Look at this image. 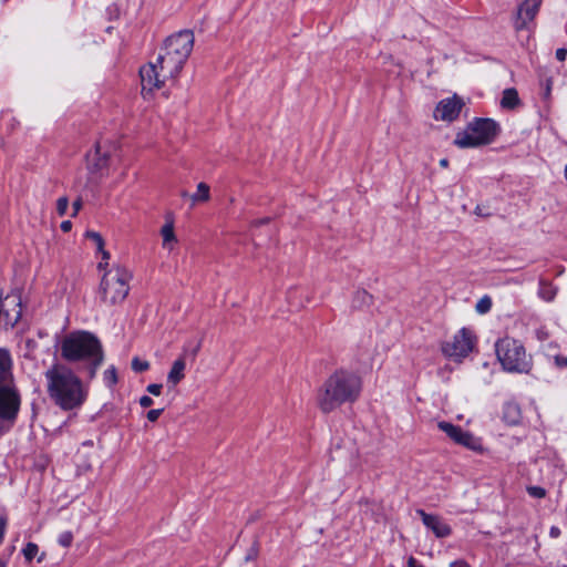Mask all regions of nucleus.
<instances>
[{
	"label": "nucleus",
	"instance_id": "obj_1",
	"mask_svg": "<svg viewBox=\"0 0 567 567\" xmlns=\"http://www.w3.org/2000/svg\"><path fill=\"white\" fill-rule=\"evenodd\" d=\"M49 398L64 411L79 409L87 398V388L81 378L66 364L54 363L45 372Z\"/></svg>",
	"mask_w": 567,
	"mask_h": 567
},
{
	"label": "nucleus",
	"instance_id": "obj_2",
	"mask_svg": "<svg viewBox=\"0 0 567 567\" xmlns=\"http://www.w3.org/2000/svg\"><path fill=\"white\" fill-rule=\"evenodd\" d=\"M62 359L68 362H83L89 370L90 379H93L97 369L104 361L103 346L100 339L85 330L72 331L60 343Z\"/></svg>",
	"mask_w": 567,
	"mask_h": 567
},
{
	"label": "nucleus",
	"instance_id": "obj_3",
	"mask_svg": "<svg viewBox=\"0 0 567 567\" xmlns=\"http://www.w3.org/2000/svg\"><path fill=\"white\" fill-rule=\"evenodd\" d=\"M361 378L353 372L339 370L331 374L318 391V406L330 413L347 402H354L361 392Z\"/></svg>",
	"mask_w": 567,
	"mask_h": 567
},
{
	"label": "nucleus",
	"instance_id": "obj_4",
	"mask_svg": "<svg viewBox=\"0 0 567 567\" xmlns=\"http://www.w3.org/2000/svg\"><path fill=\"white\" fill-rule=\"evenodd\" d=\"M184 62L166 51L159 53L155 62H151L140 70L143 91L161 89L169 79H175L183 69Z\"/></svg>",
	"mask_w": 567,
	"mask_h": 567
},
{
	"label": "nucleus",
	"instance_id": "obj_5",
	"mask_svg": "<svg viewBox=\"0 0 567 567\" xmlns=\"http://www.w3.org/2000/svg\"><path fill=\"white\" fill-rule=\"evenodd\" d=\"M132 274L121 265L105 270L101 279L99 296L103 303L114 306L123 302L130 291Z\"/></svg>",
	"mask_w": 567,
	"mask_h": 567
},
{
	"label": "nucleus",
	"instance_id": "obj_6",
	"mask_svg": "<svg viewBox=\"0 0 567 567\" xmlns=\"http://www.w3.org/2000/svg\"><path fill=\"white\" fill-rule=\"evenodd\" d=\"M499 132L498 124L492 118H474L454 138L458 148H476L491 144Z\"/></svg>",
	"mask_w": 567,
	"mask_h": 567
},
{
	"label": "nucleus",
	"instance_id": "obj_7",
	"mask_svg": "<svg viewBox=\"0 0 567 567\" xmlns=\"http://www.w3.org/2000/svg\"><path fill=\"white\" fill-rule=\"evenodd\" d=\"M495 351L505 371L517 373L529 372L532 361L519 341L508 337L503 338L496 342Z\"/></svg>",
	"mask_w": 567,
	"mask_h": 567
},
{
	"label": "nucleus",
	"instance_id": "obj_8",
	"mask_svg": "<svg viewBox=\"0 0 567 567\" xmlns=\"http://www.w3.org/2000/svg\"><path fill=\"white\" fill-rule=\"evenodd\" d=\"M22 316V298L20 292L12 291L3 295L0 290V327L13 328Z\"/></svg>",
	"mask_w": 567,
	"mask_h": 567
},
{
	"label": "nucleus",
	"instance_id": "obj_9",
	"mask_svg": "<svg viewBox=\"0 0 567 567\" xmlns=\"http://www.w3.org/2000/svg\"><path fill=\"white\" fill-rule=\"evenodd\" d=\"M193 47L194 34L192 31L185 30L168 37L164 43L163 51H166V54L173 55L185 63Z\"/></svg>",
	"mask_w": 567,
	"mask_h": 567
},
{
	"label": "nucleus",
	"instance_id": "obj_10",
	"mask_svg": "<svg viewBox=\"0 0 567 567\" xmlns=\"http://www.w3.org/2000/svg\"><path fill=\"white\" fill-rule=\"evenodd\" d=\"M474 341L470 330L463 328L454 334L452 340L442 344V352L455 360L465 358L473 349Z\"/></svg>",
	"mask_w": 567,
	"mask_h": 567
},
{
	"label": "nucleus",
	"instance_id": "obj_11",
	"mask_svg": "<svg viewBox=\"0 0 567 567\" xmlns=\"http://www.w3.org/2000/svg\"><path fill=\"white\" fill-rule=\"evenodd\" d=\"M437 426L453 442H455L460 445H463L473 451L481 449L480 441L472 433L464 431L461 426L454 425V424H452L450 422H445V421L439 422Z\"/></svg>",
	"mask_w": 567,
	"mask_h": 567
},
{
	"label": "nucleus",
	"instance_id": "obj_12",
	"mask_svg": "<svg viewBox=\"0 0 567 567\" xmlns=\"http://www.w3.org/2000/svg\"><path fill=\"white\" fill-rule=\"evenodd\" d=\"M20 408V396L16 389L0 385V419L13 421Z\"/></svg>",
	"mask_w": 567,
	"mask_h": 567
},
{
	"label": "nucleus",
	"instance_id": "obj_13",
	"mask_svg": "<svg viewBox=\"0 0 567 567\" xmlns=\"http://www.w3.org/2000/svg\"><path fill=\"white\" fill-rule=\"evenodd\" d=\"M464 106L462 99L457 95L443 99L439 102L434 110V118L436 121L453 122L455 121Z\"/></svg>",
	"mask_w": 567,
	"mask_h": 567
},
{
	"label": "nucleus",
	"instance_id": "obj_14",
	"mask_svg": "<svg viewBox=\"0 0 567 567\" xmlns=\"http://www.w3.org/2000/svg\"><path fill=\"white\" fill-rule=\"evenodd\" d=\"M542 0H524L518 4L514 27L516 30L528 29L536 18Z\"/></svg>",
	"mask_w": 567,
	"mask_h": 567
},
{
	"label": "nucleus",
	"instance_id": "obj_15",
	"mask_svg": "<svg viewBox=\"0 0 567 567\" xmlns=\"http://www.w3.org/2000/svg\"><path fill=\"white\" fill-rule=\"evenodd\" d=\"M416 514L421 517L423 524L431 529L439 538L451 535V527L439 516L427 514L423 509H417Z\"/></svg>",
	"mask_w": 567,
	"mask_h": 567
},
{
	"label": "nucleus",
	"instance_id": "obj_16",
	"mask_svg": "<svg viewBox=\"0 0 567 567\" xmlns=\"http://www.w3.org/2000/svg\"><path fill=\"white\" fill-rule=\"evenodd\" d=\"M12 358L10 352L0 348V385L7 384L12 379Z\"/></svg>",
	"mask_w": 567,
	"mask_h": 567
},
{
	"label": "nucleus",
	"instance_id": "obj_17",
	"mask_svg": "<svg viewBox=\"0 0 567 567\" xmlns=\"http://www.w3.org/2000/svg\"><path fill=\"white\" fill-rule=\"evenodd\" d=\"M109 164V156L106 153H102L100 147L90 155L87 168L92 174L103 175Z\"/></svg>",
	"mask_w": 567,
	"mask_h": 567
},
{
	"label": "nucleus",
	"instance_id": "obj_18",
	"mask_svg": "<svg viewBox=\"0 0 567 567\" xmlns=\"http://www.w3.org/2000/svg\"><path fill=\"white\" fill-rule=\"evenodd\" d=\"M186 361L184 357L176 359L167 374V383L171 386L177 385L185 378Z\"/></svg>",
	"mask_w": 567,
	"mask_h": 567
},
{
	"label": "nucleus",
	"instance_id": "obj_19",
	"mask_svg": "<svg viewBox=\"0 0 567 567\" xmlns=\"http://www.w3.org/2000/svg\"><path fill=\"white\" fill-rule=\"evenodd\" d=\"M161 236L163 239V248L168 251L173 250L174 246L177 243V238L174 231V221L173 219H167L161 229Z\"/></svg>",
	"mask_w": 567,
	"mask_h": 567
},
{
	"label": "nucleus",
	"instance_id": "obj_20",
	"mask_svg": "<svg viewBox=\"0 0 567 567\" xmlns=\"http://www.w3.org/2000/svg\"><path fill=\"white\" fill-rule=\"evenodd\" d=\"M210 198V187L208 184L200 182L197 185V189L194 194L189 196V200L192 206H195L200 203H206Z\"/></svg>",
	"mask_w": 567,
	"mask_h": 567
},
{
	"label": "nucleus",
	"instance_id": "obj_21",
	"mask_svg": "<svg viewBox=\"0 0 567 567\" xmlns=\"http://www.w3.org/2000/svg\"><path fill=\"white\" fill-rule=\"evenodd\" d=\"M503 419L511 425L517 424L520 420L519 406L515 403H507L504 406Z\"/></svg>",
	"mask_w": 567,
	"mask_h": 567
},
{
	"label": "nucleus",
	"instance_id": "obj_22",
	"mask_svg": "<svg viewBox=\"0 0 567 567\" xmlns=\"http://www.w3.org/2000/svg\"><path fill=\"white\" fill-rule=\"evenodd\" d=\"M519 104L518 93L515 89H506L503 92L501 105L504 109H514Z\"/></svg>",
	"mask_w": 567,
	"mask_h": 567
},
{
	"label": "nucleus",
	"instance_id": "obj_23",
	"mask_svg": "<svg viewBox=\"0 0 567 567\" xmlns=\"http://www.w3.org/2000/svg\"><path fill=\"white\" fill-rule=\"evenodd\" d=\"M556 293H557V289L549 282L545 281V280H540L539 281V290H538V295L542 299H544L545 301H553L554 298L556 297Z\"/></svg>",
	"mask_w": 567,
	"mask_h": 567
},
{
	"label": "nucleus",
	"instance_id": "obj_24",
	"mask_svg": "<svg viewBox=\"0 0 567 567\" xmlns=\"http://www.w3.org/2000/svg\"><path fill=\"white\" fill-rule=\"evenodd\" d=\"M85 237L87 239H91L95 244L97 251H103L104 239L102 238V236L99 233L86 231Z\"/></svg>",
	"mask_w": 567,
	"mask_h": 567
},
{
	"label": "nucleus",
	"instance_id": "obj_25",
	"mask_svg": "<svg viewBox=\"0 0 567 567\" xmlns=\"http://www.w3.org/2000/svg\"><path fill=\"white\" fill-rule=\"evenodd\" d=\"M39 553V547L34 543H28L23 548L24 558L30 561L32 560Z\"/></svg>",
	"mask_w": 567,
	"mask_h": 567
},
{
	"label": "nucleus",
	"instance_id": "obj_26",
	"mask_svg": "<svg viewBox=\"0 0 567 567\" xmlns=\"http://www.w3.org/2000/svg\"><path fill=\"white\" fill-rule=\"evenodd\" d=\"M491 307L492 300L489 297L485 296L478 300L475 308L478 313H486L491 310Z\"/></svg>",
	"mask_w": 567,
	"mask_h": 567
},
{
	"label": "nucleus",
	"instance_id": "obj_27",
	"mask_svg": "<svg viewBox=\"0 0 567 567\" xmlns=\"http://www.w3.org/2000/svg\"><path fill=\"white\" fill-rule=\"evenodd\" d=\"M132 369L135 372H144L150 369V363L145 360H141L140 358L135 357L132 360Z\"/></svg>",
	"mask_w": 567,
	"mask_h": 567
},
{
	"label": "nucleus",
	"instance_id": "obj_28",
	"mask_svg": "<svg viewBox=\"0 0 567 567\" xmlns=\"http://www.w3.org/2000/svg\"><path fill=\"white\" fill-rule=\"evenodd\" d=\"M104 381L110 386L117 382L116 370L114 367H111L104 371Z\"/></svg>",
	"mask_w": 567,
	"mask_h": 567
},
{
	"label": "nucleus",
	"instance_id": "obj_29",
	"mask_svg": "<svg viewBox=\"0 0 567 567\" xmlns=\"http://www.w3.org/2000/svg\"><path fill=\"white\" fill-rule=\"evenodd\" d=\"M73 542V534L70 530L63 532L58 537V543L63 547H70Z\"/></svg>",
	"mask_w": 567,
	"mask_h": 567
},
{
	"label": "nucleus",
	"instance_id": "obj_30",
	"mask_svg": "<svg viewBox=\"0 0 567 567\" xmlns=\"http://www.w3.org/2000/svg\"><path fill=\"white\" fill-rule=\"evenodd\" d=\"M69 208V199L65 196L60 197L56 200V212L60 216H64Z\"/></svg>",
	"mask_w": 567,
	"mask_h": 567
},
{
	"label": "nucleus",
	"instance_id": "obj_31",
	"mask_svg": "<svg viewBox=\"0 0 567 567\" xmlns=\"http://www.w3.org/2000/svg\"><path fill=\"white\" fill-rule=\"evenodd\" d=\"M527 493L532 496V497H535V498H543L546 496V491L545 488L540 487V486H529L527 487Z\"/></svg>",
	"mask_w": 567,
	"mask_h": 567
},
{
	"label": "nucleus",
	"instance_id": "obj_32",
	"mask_svg": "<svg viewBox=\"0 0 567 567\" xmlns=\"http://www.w3.org/2000/svg\"><path fill=\"white\" fill-rule=\"evenodd\" d=\"M355 300L362 305H369L372 300V296L365 290H361L355 293Z\"/></svg>",
	"mask_w": 567,
	"mask_h": 567
},
{
	"label": "nucleus",
	"instance_id": "obj_33",
	"mask_svg": "<svg viewBox=\"0 0 567 567\" xmlns=\"http://www.w3.org/2000/svg\"><path fill=\"white\" fill-rule=\"evenodd\" d=\"M162 384L152 383L147 385L146 390L148 393L158 396L162 393Z\"/></svg>",
	"mask_w": 567,
	"mask_h": 567
},
{
	"label": "nucleus",
	"instance_id": "obj_34",
	"mask_svg": "<svg viewBox=\"0 0 567 567\" xmlns=\"http://www.w3.org/2000/svg\"><path fill=\"white\" fill-rule=\"evenodd\" d=\"M163 413V409H154L147 412V420L151 422L157 421L159 415Z\"/></svg>",
	"mask_w": 567,
	"mask_h": 567
},
{
	"label": "nucleus",
	"instance_id": "obj_35",
	"mask_svg": "<svg viewBox=\"0 0 567 567\" xmlns=\"http://www.w3.org/2000/svg\"><path fill=\"white\" fill-rule=\"evenodd\" d=\"M555 363L559 368H567V357L556 355L555 357Z\"/></svg>",
	"mask_w": 567,
	"mask_h": 567
},
{
	"label": "nucleus",
	"instance_id": "obj_36",
	"mask_svg": "<svg viewBox=\"0 0 567 567\" xmlns=\"http://www.w3.org/2000/svg\"><path fill=\"white\" fill-rule=\"evenodd\" d=\"M567 58V50L564 48H559L556 50V59L560 62L565 61Z\"/></svg>",
	"mask_w": 567,
	"mask_h": 567
},
{
	"label": "nucleus",
	"instance_id": "obj_37",
	"mask_svg": "<svg viewBox=\"0 0 567 567\" xmlns=\"http://www.w3.org/2000/svg\"><path fill=\"white\" fill-rule=\"evenodd\" d=\"M140 404L142 408H148L153 404V399L147 396V395H143L141 399H140Z\"/></svg>",
	"mask_w": 567,
	"mask_h": 567
},
{
	"label": "nucleus",
	"instance_id": "obj_38",
	"mask_svg": "<svg viewBox=\"0 0 567 567\" xmlns=\"http://www.w3.org/2000/svg\"><path fill=\"white\" fill-rule=\"evenodd\" d=\"M102 254V259L103 261L99 264V268L102 269L104 268V266L107 265V260L110 259V252L106 251L104 248H103V251H100Z\"/></svg>",
	"mask_w": 567,
	"mask_h": 567
},
{
	"label": "nucleus",
	"instance_id": "obj_39",
	"mask_svg": "<svg viewBox=\"0 0 567 567\" xmlns=\"http://www.w3.org/2000/svg\"><path fill=\"white\" fill-rule=\"evenodd\" d=\"M73 214L72 216H76L78 213L81 210L82 208V199L81 198H78L76 200L73 202Z\"/></svg>",
	"mask_w": 567,
	"mask_h": 567
},
{
	"label": "nucleus",
	"instance_id": "obj_40",
	"mask_svg": "<svg viewBox=\"0 0 567 567\" xmlns=\"http://www.w3.org/2000/svg\"><path fill=\"white\" fill-rule=\"evenodd\" d=\"M4 528H6V522H4V519L0 518V544L3 540ZM0 567H6V565L0 563Z\"/></svg>",
	"mask_w": 567,
	"mask_h": 567
},
{
	"label": "nucleus",
	"instance_id": "obj_41",
	"mask_svg": "<svg viewBox=\"0 0 567 567\" xmlns=\"http://www.w3.org/2000/svg\"><path fill=\"white\" fill-rule=\"evenodd\" d=\"M450 567H470V565L465 560H455L450 564Z\"/></svg>",
	"mask_w": 567,
	"mask_h": 567
},
{
	"label": "nucleus",
	"instance_id": "obj_42",
	"mask_svg": "<svg viewBox=\"0 0 567 567\" xmlns=\"http://www.w3.org/2000/svg\"><path fill=\"white\" fill-rule=\"evenodd\" d=\"M61 229L64 231V233H68L71 230L72 228V223L70 220H64L61 223Z\"/></svg>",
	"mask_w": 567,
	"mask_h": 567
},
{
	"label": "nucleus",
	"instance_id": "obj_43",
	"mask_svg": "<svg viewBox=\"0 0 567 567\" xmlns=\"http://www.w3.org/2000/svg\"><path fill=\"white\" fill-rule=\"evenodd\" d=\"M550 534H551V536H558L559 535V529L557 527H551Z\"/></svg>",
	"mask_w": 567,
	"mask_h": 567
},
{
	"label": "nucleus",
	"instance_id": "obj_44",
	"mask_svg": "<svg viewBox=\"0 0 567 567\" xmlns=\"http://www.w3.org/2000/svg\"><path fill=\"white\" fill-rule=\"evenodd\" d=\"M440 165H441L442 167H447V165H449V161H447L446 158H443V159H441V161H440Z\"/></svg>",
	"mask_w": 567,
	"mask_h": 567
},
{
	"label": "nucleus",
	"instance_id": "obj_45",
	"mask_svg": "<svg viewBox=\"0 0 567 567\" xmlns=\"http://www.w3.org/2000/svg\"><path fill=\"white\" fill-rule=\"evenodd\" d=\"M181 196L183 198H189L190 195L187 192L184 190V192L181 193Z\"/></svg>",
	"mask_w": 567,
	"mask_h": 567
},
{
	"label": "nucleus",
	"instance_id": "obj_46",
	"mask_svg": "<svg viewBox=\"0 0 567 567\" xmlns=\"http://www.w3.org/2000/svg\"><path fill=\"white\" fill-rule=\"evenodd\" d=\"M564 174H565V178L567 181V165L565 166Z\"/></svg>",
	"mask_w": 567,
	"mask_h": 567
},
{
	"label": "nucleus",
	"instance_id": "obj_47",
	"mask_svg": "<svg viewBox=\"0 0 567 567\" xmlns=\"http://www.w3.org/2000/svg\"><path fill=\"white\" fill-rule=\"evenodd\" d=\"M43 559V555H41L39 558H38V561H42Z\"/></svg>",
	"mask_w": 567,
	"mask_h": 567
}]
</instances>
